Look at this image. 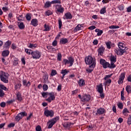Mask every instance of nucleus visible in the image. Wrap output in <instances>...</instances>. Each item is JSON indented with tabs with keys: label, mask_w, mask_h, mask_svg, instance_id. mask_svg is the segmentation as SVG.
<instances>
[{
	"label": "nucleus",
	"mask_w": 131,
	"mask_h": 131,
	"mask_svg": "<svg viewBox=\"0 0 131 131\" xmlns=\"http://www.w3.org/2000/svg\"><path fill=\"white\" fill-rule=\"evenodd\" d=\"M52 14H53V12H52V11H51L50 10H48L45 12L46 16H50V15H52Z\"/></svg>",
	"instance_id": "nucleus-37"
},
{
	"label": "nucleus",
	"mask_w": 131,
	"mask_h": 131,
	"mask_svg": "<svg viewBox=\"0 0 131 131\" xmlns=\"http://www.w3.org/2000/svg\"><path fill=\"white\" fill-rule=\"evenodd\" d=\"M60 42L61 43V45H66V43L68 42V39L62 38L60 39Z\"/></svg>",
	"instance_id": "nucleus-23"
},
{
	"label": "nucleus",
	"mask_w": 131,
	"mask_h": 131,
	"mask_svg": "<svg viewBox=\"0 0 131 131\" xmlns=\"http://www.w3.org/2000/svg\"><path fill=\"white\" fill-rule=\"evenodd\" d=\"M103 34V30H99V31L97 33V36H101Z\"/></svg>",
	"instance_id": "nucleus-59"
},
{
	"label": "nucleus",
	"mask_w": 131,
	"mask_h": 131,
	"mask_svg": "<svg viewBox=\"0 0 131 131\" xmlns=\"http://www.w3.org/2000/svg\"><path fill=\"white\" fill-rule=\"evenodd\" d=\"M63 62L64 65H68L69 67H71L74 63V58L72 56L68 58V59H64Z\"/></svg>",
	"instance_id": "nucleus-4"
},
{
	"label": "nucleus",
	"mask_w": 131,
	"mask_h": 131,
	"mask_svg": "<svg viewBox=\"0 0 131 131\" xmlns=\"http://www.w3.org/2000/svg\"><path fill=\"white\" fill-rule=\"evenodd\" d=\"M10 75L8 74V73H6L3 71H1V74L0 75V78L1 81L4 83H9V77Z\"/></svg>",
	"instance_id": "nucleus-2"
},
{
	"label": "nucleus",
	"mask_w": 131,
	"mask_h": 131,
	"mask_svg": "<svg viewBox=\"0 0 131 131\" xmlns=\"http://www.w3.org/2000/svg\"><path fill=\"white\" fill-rule=\"evenodd\" d=\"M57 60H58V61H61V60H62V54H61V53H58V54H57Z\"/></svg>",
	"instance_id": "nucleus-43"
},
{
	"label": "nucleus",
	"mask_w": 131,
	"mask_h": 131,
	"mask_svg": "<svg viewBox=\"0 0 131 131\" xmlns=\"http://www.w3.org/2000/svg\"><path fill=\"white\" fill-rule=\"evenodd\" d=\"M115 62H111V65L109 66V68H111V69H112L113 68H115L116 67V66L114 64Z\"/></svg>",
	"instance_id": "nucleus-42"
},
{
	"label": "nucleus",
	"mask_w": 131,
	"mask_h": 131,
	"mask_svg": "<svg viewBox=\"0 0 131 131\" xmlns=\"http://www.w3.org/2000/svg\"><path fill=\"white\" fill-rule=\"evenodd\" d=\"M106 13V7H103L100 10V14H105Z\"/></svg>",
	"instance_id": "nucleus-49"
},
{
	"label": "nucleus",
	"mask_w": 131,
	"mask_h": 131,
	"mask_svg": "<svg viewBox=\"0 0 131 131\" xmlns=\"http://www.w3.org/2000/svg\"><path fill=\"white\" fill-rule=\"evenodd\" d=\"M48 96H49V97L46 99V101L49 102V103H51L52 101H54L56 98L55 97V93L54 92L49 93Z\"/></svg>",
	"instance_id": "nucleus-8"
},
{
	"label": "nucleus",
	"mask_w": 131,
	"mask_h": 131,
	"mask_svg": "<svg viewBox=\"0 0 131 131\" xmlns=\"http://www.w3.org/2000/svg\"><path fill=\"white\" fill-rule=\"evenodd\" d=\"M127 113H129L128 110H127L126 108H124L122 112V114L124 115V116H128V114H127Z\"/></svg>",
	"instance_id": "nucleus-28"
},
{
	"label": "nucleus",
	"mask_w": 131,
	"mask_h": 131,
	"mask_svg": "<svg viewBox=\"0 0 131 131\" xmlns=\"http://www.w3.org/2000/svg\"><path fill=\"white\" fill-rule=\"evenodd\" d=\"M78 83H79V85H80V86H82L84 85V84H85V82L84 80L81 79L79 81Z\"/></svg>",
	"instance_id": "nucleus-29"
},
{
	"label": "nucleus",
	"mask_w": 131,
	"mask_h": 131,
	"mask_svg": "<svg viewBox=\"0 0 131 131\" xmlns=\"http://www.w3.org/2000/svg\"><path fill=\"white\" fill-rule=\"evenodd\" d=\"M60 73L61 74H62V76L61 77V79H64V77H65L66 74L69 73V71H68L67 69L62 70H61Z\"/></svg>",
	"instance_id": "nucleus-15"
},
{
	"label": "nucleus",
	"mask_w": 131,
	"mask_h": 131,
	"mask_svg": "<svg viewBox=\"0 0 131 131\" xmlns=\"http://www.w3.org/2000/svg\"><path fill=\"white\" fill-rule=\"evenodd\" d=\"M118 47L120 49H115L114 51L118 56H122L124 53L128 49L126 45L123 42H119Z\"/></svg>",
	"instance_id": "nucleus-1"
},
{
	"label": "nucleus",
	"mask_w": 131,
	"mask_h": 131,
	"mask_svg": "<svg viewBox=\"0 0 131 131\" xmlns=\"http://www.w3.org/2000/svg\"><path fill=\"white\" fill-rule=\"evenodd\" d=\"M91 100V96L85 94L82 97V102H89Z\"/></svg>",
	"instance_id": "nucleus-14"
},
{
	"label": "nucleus",
	"mask_w": 131,
	"mask_h": 131,
	"mask_svg": "<svg viewBox=\"0 0 131 131\" xmlns=\"http://www.w3.org/2000/svg\"><path fill=\"white\" fill-rule=\"evenodd\" d=\"M58 24H59V28L61 29L62 28V20L61 18H59L58 19Z\"/></svg>",
	"instance_id": "nucleus-46"
},
{
	"label": "nucleus",
	"mask_w": 131,
	"mask_h": 131,
	"mask_svg": "<svg viewBox=\"0 0 131 131\" xmlns=\"http://www.w3.org/2000/svg\"><path fill=\"white\" fill-rule=\"evenodd\" d=\"M111 63H115L116 62V56H111Z\"/></svg>",
	"instance_id": "nucleus-36"
},
{
	"label": "nucleus",
	"mask_w": 131,
	"mask_h": 131,
	"mask_svg": "<svg viewBox=\"0 0 131 131\" xmlns=\"http://www.w3.org/2000/svg\"><path fill=\"white\" fill-rule=\"evenodd\" d=\"M16 98H17V100H18V101H19V102H21V101H22V96L20 92H18L17 93Z\"/></svg>",
	"instance_id": "nucleus-27"
},
{
	"label": "nucleus",
	"mask_w": 131,
	"mask_h": 131,
	"mask_svg": "<svg viewBox=\"0 0 131 131\" xmlns=\"http://www.w3.org/2000/svg\"><path fill=\"white\" fill-rule=\"evenodd\" d=\"M23 85H25L26 86H28V87L30 86V85H31V83L30 82V81H28L27 82V80H23Z\"/></svg>",
	"instance_id": "nucleus-22"
},
{
	"label": "nucleus",
	"mask_w": 131,
	"mask_h": 131,
	"mask_svg": "<svg viewBox=\"0 0 131 131\" xmlns=\"http://www.w3.org/2000/svg\"><path fill=\"white\" fill-rule=\"evenodd\" d=\"M105 45L108 49H111V47L112 48H114V47H115V45L114 43H112L111 41H108V42H106Z\"/></svg>",
	"instance_id": "nucleus-17"
},
{
	"label": "nucleus",
	"mask_w": 131,
	"mask_h": 131,
	"mask_svg": "<svg viewBox=\"0 0 131 131\" xmlns=\"http://www.w3.org/2000/svg\"><path fill=\"white\" fill-rule=\"evenodd\" d=\"M42 96L43 98H47L49 97V92H43L42 93Z\"/></svg>",
	"instance_id": "nucleus-39"
},
{
	"label": "nucleus",
	"mask_w": 131,
	"mask_h": 131,
	"mask_svg": "<svg viewBox=\"0 0 131 131\" xmlns=\"http://www.w3.org/2000/svg\"><path fill=\"white\" fill-rule=\"evenodd\" d=\"M36 131H42L41 127L40 125H38L36 127Z\"/></svg>",
	"instance_id": "nucleus-57"
},
{
	"label": "nucleus",
	"mask_w": 131,
	"mask_h": 131,
	"mask_svg": "<svg viewBox=\"0 0 131 131\" xmlns=\"http://www.w3.org/2000/svg\"><path fill=\"white\" fill-rule=\"evenodd\" d=\"M9 54H10V51H9V50H5L2 52V56L3 57H8Z\"/></svg>",
	"instance_id": "nucleus-26"
},
{
	"label": "nucleus",
	"mask_w": 131,
	"mask_h": 131,
	"mask_svg": "<svg viewBox=\"0 0 131 131\" xmlns=\"http://www.w3.org/2000/svg\"><path fill=\"white\" fill-rule=\"evenodd\" d=\"M112 76V74L105 76V77L104 78V80H105V82L103 83V84H104V85H107L108 86L110 85V83H111L112 80L110 78H111Z\"/></svg>",
	"instance_id": "nucleus-6"
},
{
	"label": "nucleus",
	"mask_w": 131,
	"mask_h": 131,
	"mask_svg": "<svg viewBox=\"0 0 131 131\" xmlns=\"http://www.w3.org/2000/svg\"><path fill=\"white\" fill-rule=\"evenodd\" d=\"M25 52L27 54H28V55H31V50H29V49H25Z\"/></svg>",
	"instance_id": "nucleus-58"
},
{
	"label": "nucleus",
	"mask_w": 131,
	"mask_h": 131,
	"mask_svg": "<svg viewBox=\"0 0 131 131\" xmlns=\"http://www.w3.org/2000/svg\"><path fill=\"white\" fill-rule=\"evenodd\" d=\"M52 4H61V1L59 0H54L51 2Z\"/></svg>",
	"instance_id": "nucleus-51"
},
{
	"label": "nucleus",
	"mask_w": 131,
	"mask_h": 131,
	"mask_svg": "<svg viewBox=\"0 0 131 131\" xmlns=\"http://www.w3.org/2000/svg\"><path fill=\"white\" fill-rule=\"evenodd\" d=\"M124 78H125V73H122L119 76V80L118 81V84H122V83H123Z\"/></svg>",
	"instance_id": "nucleus-9"
},
{
	"label": "nucleus",
	"mask_w": 131,
	"mask_h": 131,
	"mask_svg": "<svg viewBox=\"0 0 131 131\" xmlns=\"http://www.w3.org/2000/svg\"><path fill=\"white\" fill-rule=\"evenodd\" d=\"M101 65H102L103 68H108L110 66L109 62H107L106 60L103 59H101L100 60Z\"/></svg>",
	"instance_id": "nucleus-10"
},
{
	"label": "nucleus",
	"mask_w": 131,
	"mask_h": 131,
	"mask_svg": "<svg viewBox=\"0 0 131 131\" xmlns=\"http://www.w3.org/2000/svg\"><path fill=\"white\" fill-rule=\"evenodd\" d=\"M21 85H22L21 84H20V83L17 84L14 86L15 90H18V89H19V90H20V89L21 88Z\"/></svg>",
	"instance_id": "nucleus-41"
},
{
	"label": "nucleus",
	"mask_w": 131,
	"mask_h": 131,
	"mask_svg": "<svg viewBox=\"0 0 131 131\" xmlns=\"http://www.w3.org/2000/svg\"><path fill=\"white\" fill-rule=\"evenodd\" d=\"M77 93H78V90L77 89L76 90L72 91V95H76Z\"/></svg>",
	"instance_id": "nucleus-63"
},
{
	"label": "nucleus",
	"mask_w": 131,
	"mask_h": 131,
	"mask_svg": "<svg viewBox=\"0 0 131 131\" xmlns=\"http://www.w3.org/2000/svg\"><path fill=\"white\" fill-rule=\"evenodd\" d=\"M11 48L12 50H16L17 49V47H16V44L12 43L11 46Z\"/></svg>",
	"instance_id": "nucleus-61"
},
{
	"label": "nucleus",
	"mask_w": 131,
	"mask_h": 131,
	"mask_svg": "<svg viewBox=\"0 0 131 131\" xmlns=\"http://www.w3.org/2000/svg\"><path fill=\"white\" fill-rule=\"evenodd\" d=\"M44 114L45 116H47V117H49V116H50V117H53V116H54V111L46 110L44 112Z\"/></svg>",
	"instance_id": "nucleus-12"
},
{
	"label": "nucleus",
	"mask_w": 131,
	"mask_h": 131,
	"mask_svg": "<svg viewBox=\"0 0 131 131\" xmlns=\"http://www.w3.org/2000/svg\"><path fill=\"white\" fill-rule=\"evenodd\" d=\"M97 88L98 89V93H103V84L102 83H100L99 85L97 86Z\"/></svg>",
	"instance_id": "nucleus-21"
},
{
	"label": "nucleus",
	"mask_w": 131,
	"mask_h": 131,
	"mask_svg": "<svg viewBox=\"0 0 131 131\" xmlns=\"http://www.w3.org/2000/svg\"><path fill=\"white\" fill-rule=\"evenodd\" d=\"M57 45H58V41L56 40H54L52 42V46H53V47H56L57 46Z\"/></svg>",
	"instance_id": "nucleus-56"
},
{
	"label": "nucleus",
	"mask_w": 131,
	"mask_h": 131,
	"mask_svg": "<svg viewBox=\"0 0 131 131\" xmlns=\"http://www.w3.org/2000/svg\"><path fill=\"white\" fill-rule=\"evenodd\" d=\"M12 44V41L8 40L4 45V49H9L10 48V46Z\"/></svg>",
	"instance_id": "nucleus-18"
},
{
	"label": "nucleus",
	"mask_w": 131,
	"mask_h": 131,
	"mask_svg": "<svg viewBox=\"0 0 131 131\" xmlns=\"http://www.w3.org/2000/svg\"><path fill=\"white\" fill-rule=\"evenodd\" d=\"M52 5V2H50V1H47L45 4V8H50Z\"/></svg>",
	"instance_id": "nucleus-32"
},
{
	"label": "nucleus",
	"mask_w": 131,
	"mask_h": 131,
	"mask_svg": "<svg viewBox=\"0 0 131 131\" xmlns=\"http://www.w3.org/2000/svg\"><path fill=\"white\" fill-rule=\"evenodd\" d=\"M14 126H15V124L12 123L9 124L8 126V127L9 128L14 127Z\"/></svg>",
	"instance_id": "nucleus-64"
},
{
	"label": "nucleus",
	"mask_w": 131,
	"mask_h": 131,
	"mask_svg": "<svg viewBox=\"0 0 131 131\" xmlns=\"http://www.w3.org/2000/svg\"><path fill=\"white\" fill-rule=\"evenodd\" d=\"M19 62V60H18V59H15L14 60V61H13V65L14 66H17V65H18V63Z\"/></svg>",
	"instance_id": "nucleus-52"
},
{
	"label": "nucleus",
	"mask_w": 131,
	"mask_h": 131,
	"mask_svg": "<svg viewBox=\"0 0 131 131\" xmlns=\"http://www.w3.org/2000/svg\"><path fill=\"white\" fill-rule=\"evenodd\" d=\"M18 27H19L20 29H24V28H25V26H24L23 23H20L18 25Z\"/></svg>",
	"instance_id": "nucleus-38"
},
{
	"label": "nucleus",
	"mask_w": 131,
	"mask_h": 131,
	"mask_svg": "<svg viewBox=\"0 0 131 131\" xmlns=\"http://www.w3.org/2000/svg\"><path fill=\"white\" fill-rule=\"evenodd\" d=\"M127 124H129V125L131 124V116L130 115L129 116V117L127 119Z\"/></svg>",
	"instance_id": "nucleus-53"
},
{
	"label": "nucleus",
	"mask_w": 131,
	"mask_h": 131,
	"mask_svg": "<svg viewBox=\"0 0 131 131\" xmlns=\"http://www.w3.org/2000/svg\"><path fill=\"white\" fill-rule=\"evenodd\" d=\"M62 125H63V126H64V127H65L66 128H68V129H69V128L71 127V123L70 122H66L63 123Z\"/></svg>",
	"instance_id": "nucleus-20"
},
{
	"label": "nucleus",
	"mask_w": 131,
	"mask_h": 131,
	"mask_svg": "<svg viewBox=\"0 0 131 131\" xmlns=\"http://www.w3.org/2000/svg\"><path fill=\"white\" fill-rule=\"evenodd\" d=\"M85 62L86 64L90 65L91 67H95L96 66V60L91 56H89L85 58Z\"/></svg>",
	"instance_id": "nucleus-3"
},
{
	"label": "nucleus",
	"mask_w": 131,
	"mask_h": 131,
	"mask_svg": "<svg viewBox=\"0 0 131 131\" xmlns=\"http://www.w3.org/2000/svg\"><path fill=\"white\" fill-rule=\"evenodd\" d=\"M44 27L45 28L44 31H50V27H49V26L47 25V24H45L44 25Z\"/></svg>",
	"instance_id": "nucleus-47"
},
{
	"label": "nucleus",
	"mask_w": 131,
	"mask_h": 131,
	"mask_svg": "<svg viewBox=\"0 0 131 131\" xmlns=\"http://www.w3.org/2000/svg\"><path fill=\"white\" fill-rule=\"evenodd\" d=\"M57 74V71L55 70H52L51 76H54V75H56Z\"/></svg>",
	"instance_id": "nucleus-40"
},
{
	"label": "nucleus",
	"mask_w": 131,
	"mask_h": 131,
	"mask_svg": "<svg viewBox=\"0 0 131 131\" xmlns=\"http://www.w3.org/2000/svg\"><path fill=\"white\" fill-rule=\"evenodd\" d=\"M31 25H32L33 26H37L38 25V20L36 18H34L32 19L31 21Z\"/></svg>",
	"instance_id": "nucleus-16"
},
{
	"label": "nucleus",
	"mask_w": 131,
	"mask_h": 131,
	"mask_svg": "<svg viewBox=\"0 0 131 131\" xmlns=\"http://www.w3.org/2000/svg\"><path fill=\"white\" fill-rule=\"evenodd\" d=\"M104 52H105V48L101 46L98 49V54H99V55H100V56H102Z\"/></svg>",
	"instance_id": "nucleus-19"
},
{
	"label": "nucleus",
	"mask_w": 131,
	"mask_h": 131,
	"mask_svg": "<svg viewBox=\"0 0 131 131\" xmlns=\"http://www.w3.org/2000/svg\"><path fill=\"white\" fill-rule=\"evenodd\" d=\"M88 29H90V30H94V29H96V26H92L91 27H89L88 28Z\"/></svg>",
	"instance_id": "nucleus-62"
},
{
	"label": "nucleus",
	"mask_w": 131,
	"mask_h": 131,
	"mask_svg": "<svg viewBox=\"0 0 131 131\" xmlns=\"http://www.w3.org/2000/svg\"><path fill=\"white\" fill-rule=\"evenodd\" d=\"M48 89H49L48 85H47V84L43 85V91H48Z\"/></svg>",
	"instance_id": "nucleus-55"
},
{
	"label": "nucleus",
	"mask_w": 131,
	"mask_h": 131,
	"mask_svg": "<svg viewBox=\"0 0 131 131\" xmlns=\"http://www.w3.org/2000/svg\"><path fill=\"white\" fill-rule=\"evenodd\" d=\"M37 47V44L35 43H30L29 46H28V48H30V49H36V48Z\"/></svg>",
	"instance_id": "nucleus-30"
},
{
	"label": "nucleus",
	"mask_w": 131,
	"mask_h": 131,
	"mask_svg": "<svg viewBox=\"0 0 131 131\" xmlns=\"http://www.w3.org/2000/svg\"><path fill=\"white\" fill-rule=\"evenodd\" d=\"M126 91L128 94H130L131 93V86L130 85H127L126 86Z\"/></svg>",
	"instance_id": "nucleus-34"
},
{
	"label": "nucleus",
	"mask_w": 131,
	"mask_h": 131,
	"mask_svg": "<svg viewBox=\"0 0 131 131\" xmlns=\"http://www.w3.org/2000/svg\"><path fill=\"white\" fill-rule=\"evenodd\" d=\"M3 97H5V92H4L3 90L0 89V97L3 98Z\"/></svg>",
	"instance_id": "nucleus-48"
},
{
	"label": "nucleus",
	"mask_w": 131,
	"mask_h": 131,
	"mask_svg": "<svg viewBox=\"0 0 131 131\" xmlns=\"http://www.w3.org/2000/svg\"><path fill=\"white\" fill-rule=\"evenodd\" d=\"M58 119H59V117H56L55 118L49 121V122H48V123H50L48 126V128H52V127H53V125H54V124H55V123H56V122L58 121Z\"/></svg>",
	"instance_id": "nucleus-7"
},
{
	"label": "nucleus",
	"mask_w": 131,
	"mask_h": 131,
	"mask_svg": "<svg viewBox=\"0 0 131 131\" xmlns=\"http://www.w3.org/2000/svg\"><path fill=\"white\" fill-rule=\"evenodd\" d=\"M31 55L33 59H39L41 57V53L38 50L31 52Z\"/></svg>",
	"instance_id": "nucleus-5"
},
{
	"label": "nucleus",
	"mask_w": 131,
	"mask_h": 131,
	"mask_svg": "<svg viewBox=\"0 0 131 131\" xmlns=\"http://www.w3.org/2000/svg\"><path fill=\"white\" fill-rule=\"evenodd\" d=\"M64 16L66 18V19H72V15L71 14V13L70 12L66 13L64 14Z\"/></svg>",
	"instance_id": "nucleus-25"
},
{
	"label": "nucleus",
	"mask_w": 131,
	"mask_h": 131,
	"mask_svg": "<svg viewBox=\"0 0 131 131\" xmlns=\"http://www.w3.org/2000/svg\"><path fill=\"white\" fill-rule=\"evenodd\" d=\"M20 119H22V115L21 114H18L15 117L16 121H19Z\"/></svg>",
	"instance_id": "nucleus-31"
},
{
	"label": "nucleus",
	"mask_w": 131,
	"mask_h": 131,
	"mask_svg": "<svg viewBox=\"0 0 131 131\" xmlns=\"http://www.w3.org/2000/svg\"><path fill=\"white\" fill-rule=\"evenodd\" d=\"M26 18L28 21H30V20H31V14L27 13L26 15Z\"/></svg>",
	"instance_id": "nucleus-35"
},
{
	"label": "nucleus",
	"mask_w": 131,
	"mask_h": 131,
	"mask_svg": "<svg viewBox=\"0 0 131 131\" xmlns=\"http://www.w3.org/2000/svg\"><path fill=\"white\" fill-rule=\"evenodd\" d=\"M19 114H21L22 118L23 117V116H27V113H26V112H21L19 113Z\"/></svg>",
	"instance_id": "nucleus-60"
},
{
	"label": "nucleus",
	"mask_w": 131,
	"mask_h": 131,
	"mask_svg": "<svg viewBox=\"0 0 131 131\" xmlns=\"http://www.w3.org/2000/svg\"><path fill=\"white\" fill-rule=\"evenodd\" d=\"M105 113H106V110H104V108L100 107L97 108L96 115H103V114H105Z\"/></svg>",
	"instance_id": "nucleus-11"
},
{
	"label": "nucleus",
	"mask_w": 131,
	"mask_h": 131,
	"mask_svg": "<svg viewBox=\"0 0 131 131\" xmlns=\"http://www.w3.org/2000/svg\"><path fill=\"white\" fill-rule=\"evenodd\" d=\"M82 27V26H81V25L79 24L74 29V31L75 32H77V31H79V30H81Z\"/></svg>",
	"instance_id": "nucleus-24"
},
{
	"label": "nucleus",
	"mask_w": 131,
	"mask_h": 131,
	"mask_svg": "<svg viewBox=\"0 0 131 131\" xmlns=\"http://www.w3.org/2000/svg\"><path fill=\"white\" fill-rule=\"evenodd\" d=\"M109 28L110 29H116L117 28H119V26H114V25H112L109 27Z\"/></svg>",
	"instance_id": "nucleus-45"
},
{
	"label": "nucleus",
	"mask_w": 131,
	"mask_h": 131,
	"mask_svg": "<svg viewBox=\"0 0 131 131\" xmlns=\"http://www.w3.org/2000/svg\"><path fill=\"white\" fill-rule=\"evenodd\" d=\"M0 90H4V91H7L8 89H7V87L5 86L3 84H0Z\"/></svg>",
	"instance_id": "nucleus-44"
},
{
	"label": "nucleus",
	"mask_w": 131,
	"mask_h": 131,
	"mask_svg": "<svg viewBox=\"0 0 131 131\" xmlns=\"http://www.w3.org/2000/svg\"><path fill=\"white\" fill-rule=\"evenodd\" d=\"M56 10L58 13H63L64 12V8L62 7L61 5H56Z\"/></svg>",
	"instance_id": "nucleus-13"
},
{
	"label": "nucleus",
	"mask_w": 131,
	"mask_h": 131,
	"mask_svg": "<svg viewBox=\"0 0 131 131\" xmlns=\"http://www.w3.org/2000/svg\"><path fill=\"white\" fill-rule=\"evenodd\" d=\"M94 67H92V66H90L89 68L86 69L87 72H89V73H91V72L93 71Z\"/></svg>",
	"instance_id": "nucleus-33"
},
{
	"label": "nucleus",
	"mask_w": 131,
	"mask_h": 131,
	"mask_svg": "<svg viewBox=\"0 0 131 131\" xmlns=\"http://www.w3.org/2000/svg\"><path fill=\"white\" fill-rule=\"evenodd\" d=\"M118 9H119L120 11H123L124 7H123V5H119L118 6Z\"/></svg>",
	"instance_id": "nucleus-54"
},
{
	"label": "nucleus",
	"mask_w": 131,
	"mask_h": 131,
	"mask_svg": "<svg viewBox=\"0 0 131 131\" xmlns=\"http://www.w3.org/2000/svg\"><path fill=\"white\" fill-rule=\"evenodd\" d=\"M118 108H119V109H123V104H122V103H119L117 104Z\"/></svg>",
	"instance_id": "nucleus-50"
}]
</instances>
